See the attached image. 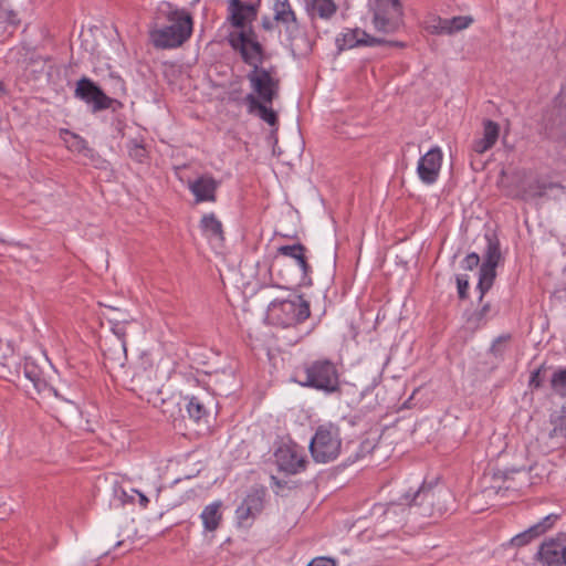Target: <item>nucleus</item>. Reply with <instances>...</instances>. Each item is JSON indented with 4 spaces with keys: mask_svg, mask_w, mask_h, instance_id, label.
<instances>
[{
    "mask_svg": "<svg viewBox=\"0 0 566 566\" xmlns=\"http://www.w3.org/2000/svg\"><path fill=\"white\" fill-rule=\"evenodd\" d=\"M221 506V501H214L202 510L200 518L206 532H214L219 528L222 521Z\"/></svg>",
    "mask_w": 566,
    "mask_h": 566,
    "instance_id": "25",
    "label": "nucleus"
},
{
    "mask_svg": "<svg viewBox=\"0 0 566 566\" xmlns=\"http://www.w3.org/2000/svg\"><path fill=\"white\" fill-rule=\"evenodd\" d=\"M243 103L247 105L249 114L260 117L277 130L279 117L276 112L271 107L272 104H265L264 102L259 101L254 94H248L243 98Z\"/></svg>",
    "mask_w": 566,
    "mask_h": 566,
    "instance_id": "20",
    "label": "nucleus"
},
{
    "mask_svg": "<svg viewBox=\"0 0 566 566\" xmlns=\"http://www.w3.org/2000/svg\"><path fill=\"white\" fill-rule=\"evenodd\" d=\"M273 21L284 28L286 39L293 44L300 35L301 25L289 0H275L273 3Z\"/></svg>",
    "mask_w": 566,
    "mask_h": 566,
    "instance_id": "14",
    "label": "nucleus"
},
{
    "mask_svg": "<svg viewBox=\"0 0 566 566\" xmlns=\"http://www.w3.org/2000/svg\"><path fill=\"white\" fill-rule=\"evenodd\" d=\"M340 50L352 49L358 45L367 46H395L403 48L405 43L399 41H389L381 38L371 36L366 31L360 29L348 30L343 33L342 40L337 39Z\"/></svg>",
    "mask_w": 566,
    "mask_h": 566,
    "instance_id": "16",
    "label": "nucleus"
},
{
    "mask_svg": "<svg viewBox=\"0 0 566 566\" xmlns=\"http://www.w3.org/2000/svg\"><path fill=\"white\" fill-rule=\"evenodd\" d=\"M510 339V335H502L495 338L492 346L490 347V353L495 357L502 359L506 349V343Z\"/></svg>",
    "mask_w": 566,
    "mask_h": 566,
    "instance_id": "35",
    "label": "nucleus"
},
{
    "mask_svg": "<svg viewBox=\"0 0 566 566\" xmlns=\"http://www.w3.org/2000/svg\"><path fill=\"white\" fill-rule=\"evenodd\" d=\"M373 12V23L379 32L394 33L403 22L400 0H375Z\"/></svg>",
    "mask_w": 566,
    "mask_h": 566,
    "instance_id": "9",
    "label": "nucleus"
},
{
    "mask_svg": "<svg viewBox=\"0 0 566 566\" xmlns=\"http://www.w3.org/2000/svg\"><path fill=\"white\" fill-rule=\"evenodd\" d=\"M265 488H253L235 510V517L240 525H250L264 509Z\"/></svg>",
    "mask_w": 566,
    "mask_h": 566,
    "instance_id": "13",
    "label": "nucleus"
},
{
    "mask_svg": "<svg viewBox=\"0 0 566 566\" xmlns=\"http://www.w3.org/2000/svg\"><path fill=\"white\" fill-rule=\"evenodd\" d=\"M342 447L338 427L328 423L316 429L310 442V451L316 462L327 463L335 460Z\"/></svg>",
    "mask_w": 566,
    "mask_h": 566,
    "instance_id": "6",
    "label": "nucleus"
},
{
    "mask_svg": "<svg viewBox=\"0 0 566 566\" xmlns=\"http://www.w3.org/2000/svg\"><path fill=\"white\" fill-rule=\"evenodd\" d=\"M160 9L156 27L150 31V40L156 49H177L187 42L193 29V19L185 9L166 3Z\"/></svg>",
    "mask_w": 566,
    "mask_h": 566,
    "instance_id": "1",
    "label": "nucleus"
},
{
    "mask_svg": "<svg viewBox=\"0 0 566 566\" xmlns=\"http://www.w3.org/2000/svg\"><path fill=\"white\" fill-rule=\"evenodd\" d=\"M450 499L451 494L443 488L423 483L416 492H407L398 502L387 504L384 514L396 512L398 507H408L422 517H440L448 511L447 502Z\"/></svg>",
    "mask_w": 566,
    "mask_h": 566,
    "instance_id": "2",
    "label": "nucleus"
},
{
    "mask_svg": "<svg viewBox=\"0 0 566 566\" xmlns=\"http://www.w3.org/2000/svg\"><path fill=\"white\" fill-rule=\"evenodd\" d=\"M280 471L295 475L306 469L307 460L303 449L295 442H282L274 452Z\"/></svg>",
    "mask_w": 566,
    "mask_h": 566,
    "instance_id": "11",
    "label": "nucleus"
},
{
    "mask_svg": "<svg viewBox=\"0 0 566 566\" xmlns=\"http://www.w3.org/2000/svg\"><path fill=\"white\" fill-rule=\"evenodd\" d=\"M123 542H117L115 546H120Z\"/></svg>",
    "mask_w": 566,
    "mask_h": 566,
    "instance_id": "49",
    "label": "nucleus"
},
{
    "mask_svg": "<svg viewBox=\"0 0 566 566\" xmlns=\"http://www.w3.org/2000/svg\"><path fill=\"white\" fill-rule=\"evenodd\" d=\"M187 411L195 421H199L208 415L205 403L196 396L188 398Z\"/></svg>",
    "mask_w": 566,
    "mask_h": 566,
    "instance_id": "29",
    "label": "nucleus"
},
{
    "mask_svg": "<svg viewBox=\"0 0 566 566\" xmlns=\"http://www.w3.org/2000/svg\"><path fill=\"white\" fill-rule=\"evenodd\" d=\"M260 0L255 2H243L242 0H229L228 20L231 25L239 30H248L251 23L256 20Z\"/></svg>",
    "mask_w": 566,
    "mask_h": 566,
    "instance_id": "15",
    "label": "nucleus"
},
{
    "mask_svg": "<svg viewBox=\"0 0 566 566\" xmlns=\"http://www.w3.org/2000/svg\"><path fill=\"white\" fill-rule=\"evenodd\" d=\"M551 388L560 397L566 396V369L559 368L551 377Z\"/></svg>",
    "mask_w": 566,
    "mask_h": 566,
    "instance_id": "30",
    "label": "nucleus"
},
{
    "mask_svg": "<svg viewBox=\"0 0 566 566\" xmlns=\"http://www.w3.org/2000/svg\"><path fill=\"white\" fill-rule=\"evenodd\" d=\"M247 78L254 94L259 101L265 104H272L279 97L281 81L276 74V67L270 66L269 69L261 66L251 69L247 74Z\"/></svg>",
    "mask_w": 566,
    "mask_h": 566,
    "instance_id": "8",
    "label": "nucleus"
},
{
    "mask_svg": "<svg viewBox=\"0 0 566 566\" xmlns=\"http://www.w3.org/2000/svg\"><path fill=\"white\" fill-rule=\"evenodd\" d=\"M295 381L303 387L314 388L325 394L340 390L337 367L326 358L305 363L302 369L296 371Z\"/></svg>",
    "mask_w": 566,
    "mask_h": 566,
    "instance_id": "3",
    "label": "nucleus"
},
{
    "mask_svg": "<svg viewBox=\"0 0 566 566\" xmlns=\"http://www.w3.org/2000/svg\"><path fill=\"white\" fill-rule=\"evenodd\" d=\"M200 228L202 233L209 240H216L218 242L224 241L222 223L213 213L205 214L200 221Z\"/></svg>",
    "mask_w": 566,
    "mask_h": 566,
    "instance_id": "26",
    "label": "nucleus"
},
{
    "mask_svg": "<svg viewBox=\"0 0 566 566\" xmlns=\"http://www.w3.org/2000/svg\"><path fill=\"white\" fill-rule=\"evenodd\" d=\"M566 118V107L563 105L562 93L555 98L554 104L543 114V127L546 135L551 138L564 136V124Z\"/></svg>",
    "mask_w": 566,
    "mask_h": 566,
    "instance_id": "17",
    "label": "nucleus"
},
{
    "mask_svg": "<svg viewBox=\"0 0 566 566\" xmlns=\"http://www.w3.org/2000/svg\"><path fill=\"white\" fill-rule=\"evenodd\" d=\"M74 94L75 97L92 105L94 113L108 108L116 112L123 107L120 101L107 96L95 82L85 76L77 81Z\"/></svg>",
    "mask_w": 566,
    "mask_h": 566,
    "instance_id": "10",
    "label": "nucleus"
},
{
    "mask_svg": "<svg viewBox=\"0 0 566 566\" xmlns=\"http://www.w3.org/2000/svg\"><path fill=\"white\" fill-rule=\"evenodd\" d=\"M61 134L70 136V138H65L64 140L67 144V148L71 149L72 151H77L86 155V151L91 150L87 146L86 140L80 135L71 133L67 129H62Z\"/></svg>",
    "mask_w": 566,
    "mask_h": 566,
    "instance_id": "28",
    "label": "nucleus"
},
{
    "mask_svg": "<svg viewBox=\"0 0 566 566\" xmlns=\"http://www.w3.org/2000/svg\"><path fill=\"white\" fill-rule=\"evenodd\" d=\"M547 370L548 368L545 365H542L541 367L535 369L530 377L528 386L532 389H538L546 378Z\"/></svg>",
    "mask_w": 566,
    "mask_h": 566,
    "instance_id": "36",
    "label": "nucleus"
},
{
    "mask_svg": "<svg viewBox=\"0 0 566 566\" xmlns=\"http://www.w3.org/2000/svg\"><path fill=\"white\" fill-rule=\"evenodd\" d=\"M534 539L532 538L531 535H528L527 531L525 530L524 532L515 535L510 544L512 546H516V547H522V546H525L527 545L528 543L533 542Z\"/></svg>",
    "mask_w": 566,
    "mask_h": 566,
    "instance_id": "40",
    "label": "nucleus"
},
{
    "mask_svg": "<svg viewBox=\"0 0 566 566\" xmlns=\"http://www.w3.org/2000/svg\"><path fill=\"white\" fill-rule=\"evenodd\" d=\"M102 350L105 360L113 366L123 367L125 365L127 360L126 342L113 340L109 344L105 343Z\"/></svg>",
    "mask_w": 566,
    "mask_h": 566,
    "instance_id": "24",
    "label": "nucleus"
},
{
    "mask_svg": "<svg viewBox=\"0 0 566 566\" xmlns=\"http://www.w3.org/2000/svg\"><path fill=\"white\" fill-rule=\"evenodd\" d=\"M473 22L472 17L470 15H459L453 17L451 19H447V22H443L444 24L449 25V35L462 31L470 27V24Z\"/></svg>",
    "mask_w": 566,
    "mask_h": 566,
    "instance_id": "31",
    "label": "nucleus"
},
{
    "mask_svg": "<svg viewBox=\"0 0 566 566\" xmlns=\"http://www.w3.org/2000/svg\"><path fill=\"white\" fill-rule=\"evenodd\" d=\"M307 248L302 243L286 244L277 248V254L291 258L296 261L301 270L300 285H312V266L308 263Z\"/></svg>",
    "mask_w": 566,
    "mask_h": 566,
    "instance_id": "18",
    "label": "nucleus"
},
{
    "mask_svg": "<svg viewBox=\"0 0 566 566\" xmlns=\"http://www.w3.org/2000/svg\"><path fill=\"white\" fill-rule=\"evenodd\" d=\"M228 42L251 69L261 66L266 60L265 49L259 41L258 34L252 27H249L248 30L230 32Z\"/></svg>",
    "mask_w": 566,
    "mask_h": 566,
    "instance_id": "5",
    "label": "nucleus"
},
{
    "mask_svg": "<svg viewBox=\"0 0 566 566\" xmlns=\"http://www.w3.org/2000/svg\"><path fill=\"white\" fill-rule=\"evenodd\" d=\"M534 560L542 566H563L566 564V534L545 538L538 546Z\"/></svg>",
    "mask_w": 566,
    "mask_h": 566,
    "instance_id": "12",
    "label": "nucleus"
},
{
    "mask_svg": "<svg viewBox=\"0 0 566 566\" xmlns=\"http://www.w3.org/2000/svg\"><path fill=\"white\" fill-rule=\"evenodd\" d=\"M127 148L129 157L137 163H144L148 156L147 149L137 139H132L128 143Z\"/></svg>",
    "mask_w": 566,
    "mask_h": 566,
    "instance_id": "32",
    "label": "nucleus"
},
{
    "mask_svg": "<svg viewBox=\"0 0 566 566\" xmlns=\"http://www.w3.org/2000/svg\"><path fill=\"white\" fill-rule=\"evenodd\" d=\"M486 247L483 253V262L479 271L478 290L480 292L479 302L482 303L486 292L493 286L496 277V266L502 260L500 241L494 233H485Z\"/></svg>",
    "mask_w": 566,
    "mask_h": 566,
    "instance_id": "7",
    "label": "nucleus"
},
{
    "mask_svg": "<svg viewBox=\"0 0 566 566\" xmlns=\"http://www.w3.org/2000/svg\"><path fill=\"white\" fill-rule=\"evenodd\" d=\"M262 28L266 31H271L273 29V21H271L268 17L262 19Z\"/></svg>",
    "mask_w": 566,
    "mask_h": 566,
    "instance_id": "44",
    "label": "nucleus"
},
{
    "mask_svg": "<svg viewBox=\"0 0 566 566\" xmlns=\"http://www.w3.org/2000/svg\"><path fill=\"white\" fill-rule=\"evenodd\" d=\"M218 182L210 176H200L189 184V189L196 197L197 202L216 201V190Z\"/></svg>",
    "mask_w": 566,
    "mask_h": 566,
    "instance_id": "22",
    "label": "nucleus"
},
{
    "mask_svg": "<svg viewBox=\"0 0 566 566\" xmlns=\"http://www.w3.org/2000/svg\"><path fill=\"white\" fill-rule=\"evenodd\" d=\"M443 22H447V19L437 17L433 18L427 25V30L431 34L441 35V34H449V25L444 24Z\"/></svg>",
    "mask_w": 566,
    "mask_h": 566,
    "instance_id": "33",
    "label": "nucleus"
},
{
    "mask_svg": "<svg viewBox=\"0 0 566 566\" xmlns=\"http://www.w3.org/2000/svg\"><path fill=\"white\" fill-rule=\"evenodd\" d=\"M310 315V303L302 295H294L293 298L272 301L265 318L271 325L287 328L302 324Z\"/></svg>",
    "mask_w": 566,
    "mask_h": 566,
    "instance_id": "4",
    "label": "nucleus"
},
{
    "mask_svg": "<svg viewBox=\"0 0 566 566\" xmlns=\"http://www.w3.org/2000/svg\"><path fill=\"white\" fill-rule=\"evenodd\" d=\"M337 11V4L334 0H308L306 1V12L312 20L319 18L331 19Z\"/></svg>",
    "mask_w": 566,
    "mask_h": 566,
    "instance_id": "23",
    "label": "nucleus"
},
{
    "mask_svg": "<svg viewBox=\"0 0 566 566\" xmlns=\"http://www.w3.org/2000/svg\"><path fill=\"white\" fill-rule=\"evenodd\" d=\"M458 294L461 300L468 298L469 277L465 274L455 276Z\"/></svg>",
    "mask_w": 566,
    "mask_h": 566,
    "instance_id": "37",
    "label": "nucleus"
},
{
    "mask_svg": "<svg viewBox=\"0 0 566 566\" xmlns=\"http://www.w3.org/2000/svg\"><path fill=\"white\" fill-rule=\"evenodd\" d=\"M480 255L475 252L469 253L461 262V266L464 270L472 271L480 264Z\"/></svg>",
    "mask_w": 566,
    "mask_h": 566,
    "instance_id": "38",
    "label": "nucleus"
},
{
    "mask_svg": "<svg viewBox=\"0 0 566 566\" xmlns=\"http://www.w3.org/2000/svg\"><path fill=\"white\" fill-rule=\"evenodd\" d=\"M562 518V514L558 513H552L542 518L539 522L535 523L534 525L530 526L526 531L528 535L532 536V538L535 541L539 536L544 535L548 531H551L556 522Z\"/></svg>",
    "mask_w": 566,
    "mask_h": 566,
    "instance_id": "27",
    "label": "nucleus"
},
{
    "mask_svg": "<svg viewBox=\"0 0 566 566\" xmlns=\"http://www.w3.org/2000/svg\"><path fill=\"white\" fill-rule=\"evenodd\" d=\"M553 429L549 431V438L566 439V420L564 416H558L556 419L552 418Z\"/></svg>",
    "mask_w": 566,
    "mask_h": 566,
    "instance_id": "34",
    "label": "nucleus"
},
{
    "mask_svg": "<svg viewBox=\"0 0 566 566\" xmlns=\"http://www.w3.org/2000/svg\"><path fill=\"white\" fill-rule=\"evenodd\" d=\"M377 509H382V505L375 506V510H377Z\"/></svg>",
    "mask_w": 566,
    "mask_h": 566,
    "instance_id": "48",
    "label": "nucleus"
},
{
    "mask_svg": "<svg viewBox=\"0 0 566 566\" xmlns=\"http://www.w3.org/2000/svg\"><path fill=\"white\" fill-rule=\"evenodd\" d=\"M442 165V151L433 147L427 151L418 163L417 172L420 180L427 185L437 181Z\"/></svg>",
    "mask_w": 566,
    "mask_h": 566,
    "instance_id": "19",
    "label": "nucleus"
},
{
    "mask_svg": "<svg viewBox=\"0 0 566 566\" xmlns=\"http://www.w3.org/2000/svg\"><path fill=\"white\" fill-rule=\"evenodd\" d=\"M8 91L3 82L0 81V95H7Z\"/></svg>",
    "mask_w": 566,
    "mask_h": 566,
    "instance_id": "46",
    "label": "nucleus"
},
{
    "mask_svg": "<svg viewBox=\"0 0 566 566\" xmlns=\"http://www.w3.org/2000/svg\"><path fill=\"white\" fill-rule=\"evenodd\" d=\"M307 566H336V563L328 557H316Z\"/></svg>",
    "mask_w": 566,
    "mask_h": 566,
    "instance_id": "43",
    "label": "nucleus"
},
{
    "mask_svg": "<svg viewBox=\"0 0 566 566\" xmlns=\"http://www.w3.org/2000/svg\"><path fill=\"white\" fill-rule=\"evenodd\" d=\"M138 493V496H139V504L142 507H147L148 503H149V500L147 499V496L138 491H136Z\"/></svg>",
    "mask_w": 566,
    "mask_h": 566,
    "instance_id": "45",
    "label": "nucleus"
},
{
    "mask_svg": "<svg viewBox=\"0 0 566 566\" xmlns=\"http://www.w3.org/2000/svg\"><path fill=\"white\" fill-rule=\"evenodd\" d=\"M492 312L491 305L489 303H485L481 306L480 310H478L473 315L472 319L475 321L478 325L481 323H484L490 317V314Z\"/></svg>",
    "mask_w": 566,
    "mask_h": 566,
    "instance_id": "39",
    "label": "nucleus"
},
{
    "mask_svg": "<svg viewBox=\"0 0 566 566\" xmlns=\"http://www.w3.org/2000/svg\"><path fill=\"white\" fill-rule=\"evenodd\" d=\"M499 135L500 125L492 119H484L482 137L473 140L471 150L478 155L484 154L496 144Z\"/></svg>",
    "mask_w": 566,
    "mask_h": 566,
    "instance_id": "21",
    "label": "nucleus"
},
{
    "mask_svg": "<svg viewBox=\"0 0 566 566\" xmlns=\"http://www.w3.org/2000/svg\"><path fill=\"white\" fill-rule=\"evenodd\" d=\"M272 481H273V483H274L275 485H277V486H280V488L282 486V482H281L277 478L272 476Z\"/></svg>",
    "mask_w": 566,
    "mask_h": 566,
    "instance_id": "47",
    "label": "nucleus"
},
{
    "mask_svg": "<svg viewBox=\"0 0 566 566\" xmlns=\"http://www.w3.org/2000/svg\"><path fill=\"white\" fill-rule=\"evenodd\" d=\"M112 323V332L115 335L114 340L126 342V328L122 322H111Z\"/></svg>",
    "mask_w": 566,
    "mask_h": 566,
    "instance_id": "41",
    "label": "nucleus"
},
{
    "mask_svg": "<svg viewBox=\"0 0 566 566\" xmlns=\"http://www.w3.org/2000/svg\"><path fill=\"white\" fill-rule=\"evenodd\" d=\"M24 375L34 384V386H38V382L41 380L39 371L32 365H24Z\"/></svg>",
    "mask_w": 566,
    "mask_h": 566,
    "instance_id": "42",
    "label": "nucleus"
}]
</instances>
